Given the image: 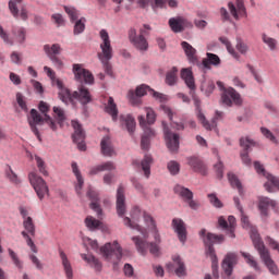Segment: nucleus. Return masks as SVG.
I'll return each instance as SVG.
<instances>
[{
	"mask_svg": "<svg viewBox=\"0 0 279 279\" xmlns=\"http://www.w3.org/2000/svg\"><path fill=\"white\" fill-rule=\"evenodd\" d=\"M39 110L45 116V119L43 118V116H40L38 113V111L36 109H32L31 110V116L28 117V125H29L32 132L38 138V141L41 142L43 138L40 137V132L38 131V128H36V125H43V123H45V121H46V123L49 125V128L53 132H56V130H58V125L56 124V122H53L51 117H49L47 114L49 112V106H48L47 102L40 101L39 102Z\"/></svg>",
	"mask_w": 279,
	"mask_h": 279,
	"instance_id": "f257e3e1",
	"label": "nucleus"
},
{
	"mask_svg": "<svg viewBox=\"0 0 279 279\" xmlns=\"http://www.w3.org/2000/svg\"><path fill=\"white\" fill-rule=\"evenodd\" d=\"M199 236L203 239L204 244L207 246L206 254L211 260L213 278L219 279V270H217L219 259L217 258L215 246L213 245H215V243H223L226 238L222 234L217 235L215 233H206V229H202L199 231Z\"/></svg>",
	"mask_w": 279,
	"mask_h": 279,
	"instance_id": "f03ea898",
	"label": "nucleus"
},
{
	"mask_svg": "<svg viewBox=\"0 0 279 279\" xmlns=\"http://www.w3.org/2000/svg\"><path fill=\"white\" fill-rule=\"evenodd\" d=\"M59 99L69 106H75L76 101H80L82 106H88L93 101V95L88 87L84 85H78L77 90L71 93V89L63 88L61 92L58 93Z\"/></svg>",
	"mask_w": 279,
	"mask_h": 279,
	"instance_id": "7ed1b4c3",
	"label": "nucleus"
},
{
	"mask_svg": "<svg viewBox=\"0 0 279 279\" xmlns=\"http://www.w3.org/2000/svg\"><path fill=\"white\" fill-rule=\"evenodd\" d=\"M99 36L101 40V51L98 52L97 56L107 75H112V64H110V60L112 56H114V50L112 49V41L110 40V35L108 34V31L101 29L99 32Z\"/></svg>",
	"mask_w": 279,
	"mask_h": 279,
	"instance_id": "20e7f679",
	"label": "nucleus"
},
{
	"mask_svg": "<svg viewBox=\"0 0 279 279\" xmlns=\"http://www.w3.org/2000/svg\"><path fill=\"white\" fill-rule=\"evenodd\" d=\"M251 239L253 241L254 247L257 250L263 263H265L268 271L272 274V276H278L279 269L274 259H271V255H269V250L265 247V243L260 240V234H258V230H251Z\"/></svg>",
	"mask_w": 279,
	"mask_h": 279,
	"instance_id": "39448f33",
	"label": "nucleus"
},
{
	"mask_svg": "<svg viewBox=\"0 0 279 279\" xmlns=\"http://www.w3.org/2000/svg\"><path fill=\"white\" fill-rule=\"evenodd\" d=\"M230 14L235 21H239L240 17L247 19V9L245 8V1L235 0V3L230 1L228 2V9L223 7L220 8V16L223 22L232 21Z\"/></svg>",
	"mask_w": 279,
	"mask_h": 279,
	"instance_id": "423d86ee",
	"label": "nucleus"
},
{
	"mask_svg": "<svg viewBox=\"0 0 279 279\" xmlns=\"http://www.w3.org/2000/svg\"><path fill=\"white\" fill-rule=\"evenodd\" d=\"M147 93H149V95H151V97L157 99V101H167V96H165V94L158 93V92L149 88V86H146V85L138 86L135 89V92L133 89L129 90L128 97H129L130 102L133 106H138V105H141V97H145V95H147Z\"/></svg>",
	"mask_w": 279,
	"mask_h": 279,
	"instance_id": "0eeeda50",
	"label": "nucleus"
},
{
	"mask_svg": "<svg viewBox=\"0 0 279 279\" xmlns=\"http://www.w3.org/2000/svg\"><path fill=\"white\" fill-rule=\"evenodd\" d=\"M217 86L222 90L221 104H223V106H228V108H232L233 106H243V98L236 89L232 87L226 88L221 81L217 82Z\"/></svg>",
	"mask_w": 279,
	"mask_h": 279,
	"instance_id": "6e6552de",
	"label": "nucleus"
},
{
	"mask_svg": "<svg viewBox=\"0 0 279 279\" xmlns=\"http://www.w3.org/2000/svg\"><path fill=\"white\" fill-rule=\"evenodd\" d=\"M12 37L3 26L0 25V38L5 43V45H14V43H19V45H23L27 38V29L23 26H13L11 31Z\"/></svg>",
	"mask_w": 279,
	"mask_h": 279,
	"instance_id": "1a4fd4ad",
	"label": "nucleus"
},
{
	"mask_svg": "<svg viewBox=\"0 0 279 279\" xmlns=\"http://www.w3.org/2000/svg\"><path fill=\"white\" fill-rule=\"evenodd\" d=\"M100 253L105 260H108V263H112L113 265H119V262L123 258V248L117 241L113 243H106L100 248Z\"/></svg>",
	"mask_w": 279,
	"mask_h": 279,
	"instance_id": "9d476101",
	"label": "nucleus"
},
{
	"mask_svg": "<svg viewBox=\"0 0 279 279\" xmlns=\"http://www.w3.org/2000/svg\"><path fill=\"white\" fill-rule=\"evenodd\" d=\"M28 180L38 199L43 202L45 199V195H49V186L47 185V182L43 180V177L37 175L36 172H31L28 174Z\"/></svg>",
	"mask_w": 279,
	"mask_h": 279,
	"instance_id": "9b49d317",
	"label": "nucleus"
},
{
	"mask_svg": "<svg viewBox=\"0 0 279 279\" xmlns=\"http://www.w3.org/2000/svg\"><path fill=\"white\" fill-rule=\"evenodd\" d=\"M72 73L75 82H78L81 86H84V84H95V76L93 73L87 69H84V65L80 63H74L72 65Z\"/></svg>",
	"mask_w": 279,
	"mask_h": 279,
	"instance_id": "f8f14e48",
	"label": "nucleus"
},
{
	"mask_svg": "<svg viewBox=\"0 0 279 279\" xmlns=\"http://www.w3.org/2000/svg\"><path fill=\"white\" fill-rule=\"evenodd\" d=\"M181 78L184 81L187 88H190V95L192 96L194 106L197 108V110H199V106H202V100H199V97H197V95H195V92H193L196 88L195 78L193 77V71H191L190 69H183L181 71Z\"/></svg>",
	"mask_w": 279,
	"mask_h": 279,
	"instance_id": "ddd939ff",
	"label": "nucleus"
},
{
	"mask_svg": "<svg viewBox=\"0 0 279 279\" xmlns=\"http://www.w3.org/2000/svg\"><path fill=\"white\" fill-rule=\"evenodd\" d=\"M254 168L256 170L257 173L264 175V178H266L268 181L264 184L266 191L268 193H274L275 189H277L279 191V179L278 177H274L270 173H267L265 171V167L263 165H260V162L255 161L254 162Z\"/></svg>",
	"mask_w": 279,
	"mask_h": 279,
	"instance_id": "4468645a",
	"label": "nucleus"
},
{
	"mask_svg": "<svg viewBox=\"0 0 279 279\" xmlns=\"http://www.w3.org/2000/svg\"><path fill=\"white\" fill-rule=\"evenodd\" d=\"M162 128L167 147L169 151L175 154L178 149H180V135L172 133L171 130H169V126H167L166 122H162Z\"/></svg>",
	"mask_w": 279,
	"mask_h": 279,
	"instance_id": "2eb2a0df",
	"label": "nucleus"
},
{
	"mask_svg": "<svg viewBox=\"0 0 279 279\" xmlns=\"http://www.w3.org/2000/svg\"><path fill=\"white\" fill-rule=\"evenodd\" d=\"M44 51L46 56H48V58L51 60V62L54 63V66H57V69H62V66H64V62H62V60L58 58V56L62 53V47H60V44H53L52 46L45 45Z\"/></svg>",
	"mask_w": 279,
	"mask_h": 279,
	"instance_id": "dca6fc26",
	"label": "nucleus"
},
{
	"mask_svg": "<svg viewBox=\"0 0 279 279\" xmlns=\"http://www.w3.org/2000/svg\"><path fill=\"white\" fill-rule=\"evenodd\" d=\"M132 241L134 242L137 252L142 254V256H145V254H147V250H149L153 256H158L159 248L157 244L147 243V241L142 240L138 236H133Z\"/></svg>",
	"mask_w": 279,
	"mask_h": 279,
	"instance_id": "f3484780",
	"label": "nucleus"
},
{
	"mask_svg": "<svg viewBox=\"0 0 279 279\" xmlns=\"http://www.w3.org/2000/svg\"><path fill=\"white\" fill-rule=\"evenodd\" d=\"M129 39L130 43L137 49V51H147L149 49V43L147 41V38L143 35H138L136 33V28H131L129 31Z\"/></svg>",
	"mask_w": 279,
	"mask_h": 279,
	"instance_id": "a211bd4d",
	"label": "nucleus"
},
{
	"mask_svg": "<svg viewBox=\"0 0 279 279\" xmlns=\"http://www.w3.org/2000/svg\"><path fill=\"white\" fill-rule=\"evenodd\" d=\"M23 3V0H10L9 1V10L13 16V19H21L22 21H27L29 19V12L25 5L21 7L19 11V5Z\"/></svg>",
	"mask_w": 279,
	"mask_h": 279,
	"instance_id": "6ab92c4d",
	"label": "nucleus"
},
{
	"mask_svg": "<svg viewBox=\"0 0 279 279\" xmlns=\"http://www.w3.org/2000/svg\"><path fill=\"white\" fill-rule=\"evenodd\" d=\"M72 128L74 130V134L72 135L73 142L76 143L77 148L81 151H86V144L84 143V140L86 138V133H84V129H82V124L73 120Z\"/></svg>",
	"mask_w": 279,
	"mask_h": 279,
	"instance_id": "aec40b11",
	"label": "nucleus"
},
{
	"mask_svg": "<svg viewBox=\"0 0 279 279\" xmlns=\"http://www.w3.org/2000/svg\"><path fill=\"white\" fill-rule=\"evenodd\" d=\"M137 119L141 128H144L141 147L142 149H149V140L153 138V136H156V131L147 125V122L145 121V116H138Z\"/></svg>",
	"mask_w": 279,
	"mask_h": 279,
	"instance_id": "412c9836",
	"label": "nucleus"
},
{
	"mask_svg": "<svg viewBox=\"0 0 279 279\" xmlns=\"http://www.w3.org/2000/svg\"><path fill=\"white\" fill-rule=\"evenodd\" d=\"M240 146L243 147V151L241 153V160L243 162V165H246L247 167H250V165H252V159L250 158V155L247 153L248 149H252V147L256 146V142H254L252 138L250 137H242L240 138Z\"/></svg>",
	"mask_w": 279,
	"mask_h": 279,
	"instance_id": "4be33fe9",
	"label": "nucleus"
},
{
	"mask_svg": "<svg viewBox=\"0 0 279 279\" xmlns=\"http://www.w3.org/2000/svg\"><path fill=\"white\" fill-rule=\"evenodd\" d=\"M172 229L174 230L179 241L181 243H186V236L189 232L186 231V223L181 218L172 219Z\"/></svg>",
	"mask_w": 279,
	"mask_h": 279,
	"instance_id": "5701e85b",
	"label": "nucleus"
},
{
	"mask_svg": "<svg viewBox=\"0 0 279 279\" xmlns=\"http://www.w3.org/2000/svg\"><path fill=\"white\" fill-rule=\"evenodd\" d=\"M87 197L90 199L89 208L97 214L98 219L104 218V210L101 209V205H99V193H97L93 187H89L87 191Z\"/></svg>",
	"mask_w": 279,
	"mask_h": 279,
	"instance_id": "b1692460",
	"label": "nucleus"
},
{
	"mask_svg": "<svg viewBox=\"0 0 279 279\" xmlns=\"http://www.w3.org/2000/svg\"><path fill=\"white\" fill-rule=\"evenodd\" d=\"M197 119H198L199 123H202L203 128H205V130L210 131V130H215V128H217V121H221V119H223V112L216 111V114L213 118L211 122H208V120H206V116H204V113H202V111H199L197 114Z\"/></svg>",
	"mask_w": 279,
	"mask_h": 279,
	"instance_id": "393cba45",
	"label": "nucleus"
},
{
	"mask_svg": "<svg viewBox=\"0 0 279 279\" xmlns=\"http://www.w3.org/2000/svg\"><path fill=\"white\" fill-rule=\"evenodd\" d=\"M218 225L222 230L229 231V236L234 239L236 235L234 234V228H236V218L234 216H229L228 220L223 216L218 218Z\"/></svg>",
	"mask_w": 279,
	"mask_h": 279,
	"instance_id": "a878e982",
	"label": "nucleus"
},
{
	"mask_svg": "<svg viewBox=\"0 0 279 279\" xmlns=\"http://www.w3.org/2000/svg\"><path fill=\"white\" fill-rule=\"evenodd\" d=\"M120 124L122 128L126 129L130 136H134V132L136 131V120L132 114H121Z\"/></svg>",
	"mask_w": 279,
	"mask_h": 279,
	"instance_id": "bb28decb",
	"label": "nucleus"
},
{
	"mask_svg": "<svg viewBox=\"0 0 279 279\" xmlns=\"http://www.w3.org/2000/svg\"><path fill=\"white\" fill-rule=\"evenodd\" d=\"M276 206H278V203H276V201L265 196L259 197L258 209L262 217H268L269 207L276 208Z\"/></svg>",
	"mask_w": 279,
	"mask_h": 279,
	"instance_id": "cd10ccee",
	"label": "nucleus"
},
{
	"mask_svg": "<svg viewBox=\"0 0 279 279\" xmlns=\"http://www.w3.org/2000/svg\"><path fill=\"white\" fill-rule=\"evenodd\" d=\"M236 260H238V257L235 253H228L225 259L222 260V269L226 276H228L229 278L230 276H232V269H234Z\"/></svg>",
	"mask_w": 279,
	"mask_h": 279,
	"instance_id": "c85d7f7f",
	"label": "nucleus"
},
{
	"mask_svg": "<svg viewBox=\"0 0 279 279\" xmlns=\"http://www.w3.org/2000/svg\"><path fill=\"white\" fill-rule=\"evenodd\" d=\"M168 23L174 34H180L189 26V21L182 16L171 17Z\"/></svg>",
	"mask_w": 279,
	"mask_h": 279,
	"instance_id": "c756f323",
	"label": "nucleus"
},
{
	"mask_svg": "<svg viewBox=\"0 0 279 279\" xmlns=\"http://www.w3.org/2000/svg\"><path fill=\"white\" fill-rule=\"evenodd\" d=\"M117 214L119 217L125 215V189L123 185H119L117 191Z\"/></svg>",
	"mask_w": 279,
	"mask_h": 279,
	"instance_id": "7c9ffc66",
	"label": "nucleus"
},
{
	"mask_svg": "<svg viewBox=\"0 0 279 279\" xmlns=\"http://www.w3.org/2000/svg\"><path fill=\"white\" fill-rule=\"evenodd\" d=\"M172 260L173 264L167 265L168 269H170L171 271V269L174 267L175 275L179 278H182V276H186V267L184 266V262H182V258H180V256L178 255H174Z\"/></svg>",
	"mask_w": 279,
	"mask_h": 279,
	"instance_id": "2f4dec72",
	"label": "nucleus"
},
{
	"mask_svg": "<svg viewBox=\"0 0 279 279\" xmlns=\"http://www.w3.org/2000/svg\"><path fill=\"white\" fill-rule=\"evenodd\" d=\"M59 256L61 259V265L63 267V271L65 274L66 279H73V266L71 265V260L66 256V253L64 251H59Z\"/></svg>",
	"mask_w": 279,
	"mask_h": 279,
	"instance_id": "473e14b6",
	"label": "nucleus"
},
{
	"mask_svg": "<svg viewBox=\"0 0 279 279\" xmlns=\"http://www.w3.org/2000/svg\"><path fill=\"white\" fill-rule=\"evenodd\" d=\"M105 112L111 117L112 121H119V108L117 107V102H114V98L109 97L107 99V104H105Z\"/></svg>",
	"mask_w": 279,
	"mask_h": 279,
	"instance_id": "72a5a7b5",
	"label": "nucleus"
},
{
	"mask_svg": "<svg viewBox=\"0 0 279 279\" xmlns=\"http://www.w3.org/2000/svg\"><path fill=\"white\" fill-rule=\"evenodd\" d=\"M187 163L193 169V171L201 173V175H206L208 173L206 166L197 157H189Z\"/></svg>",
	"mask_w": 279,
	"mask_h": 279,
	"instance_id": "f704fd0d",
	"label": "nucleus"
},
{
	"mask_svg": "<svg viewBox=\"0 0 279 279\" xmlns=\"http://www.w3.org/2000/svg\"><path fill=\"white\" fill-rule=\"evenodd\" d=\"M72 167V173H74L76 178V185H75V191L77 195L82 194V189L84 186V177H82V172L80 171V167L77 166V162L73 161L71 163Z\"/></svg>",
	"mask_w": 279,
	"mask_h": 279,
	"instance_id": "c9c22d12",
	"label": "nucleus"
},
{
	"mask_svg": "<svg viewBox=\"0 0 279 279\" xmlns=\"http://www.w3.org/2000/svg\"><path fill=\"white\" fill-rule=\"evenodd\" d=\"M100 147H101V153L105 156L112 157L117 154L114 151V146H112V140L108 135L102 137L100 142Z\"/></svg>",
	"mask_w": 279,
	"mask_h": 279,
	"instance_id": "e433bc0d",
	"label": "nucleus"
},
{
	"mask_svg": "<svg viewBox=\"0 0 279 279\" xmlns=\"http://www.w3.org/2000/svg\"><path fill=\"white\" fill-rule=\"evenodd\" d=\"M181 47L190 62H197V50L193 48L191 44H189L187 41H182Z\"/></svg>",
	"mask_w": 279,
	"mask_h": 279,
	"instance_id": "4c0bfd02",
	"label": "nucleus"
},
{
	"mask_svg": "<svg viewBox=\"0 0 279 279\" xmlns=\"http://www.w3.org/2000/svg\"><path fill=\"white\" fill-rule=\"evenodd\" d=\"M114 169H117L114 162L107 161L102 165L90 168L89 175H97V173H101V171H114Z\"/></svg>",
	"mask_w": 279,
	"mask_h": 279,
	"instance_id": "58836bf2",
	"label": "nucleus"
},
{
	"mask_svg": "<svg viewBox=\"0 0 279 279\" xmlns=\"http://www.w3.org/2000/svg\"><path fill=\"white\" fill-rule=\"evenodd\" d=\"M44 71L48 75V77L51 80L52 84L54 86H57V88L59 89V93H61V90L63 88H66L64 86V83H62V81L60 78L56 77V72L53 70H51V68L46 65V66H44Z\"/></svg>",
	"mask_w": 279,
	"mask_h": 279,
	"instance_id": "ea45409f",
	"label": "nucleus"
},
{
	"mask_svg": "<svg viewBox=\"0 0 279 279\" xmlns=\"http://www.w3.org/2000/svg\"><path fill=\"white\" fill-rule=\"evenodd\" d=\"M174 193L175 195H179V197L182 198L183 202H187V199H193V192L182 185H175Z\"/></svg>",
	"mask_w": 279,
	"mask_h": 279,
	"instance_id": "a19ab883",
	"label": "nucleus"
},
{
	"mask_svg": "<svg viewBox=\"0 0 279 279\" xmlns=\"http://www.w3.org/2000/svg\"><path fill=\"white\" fill-rule=\"evenodd\" d=\"M144 221L146 226L151 230V232H155V239L158 241L160 239V235L158 234V229L156 228V220L151 217V215L147 214L146 211L143 213Z\"/></svg>",
	"mask_w": 279,
	"mask_h": 279,
	"instance_id": "79ce46f5",
	"label": "nucleus"
},
{
	"mask_svg": "<svg viewBox=\"0 0 279 279\" xmlns=\"http://www.w3.org/2000/svg\"><path fill=\"white\" fill-rule=\"evenodd\" d=\"M210 64L214 66H219V64H221V59H219V56L208 52L207 59H203V66L205 69H210Z\"/></svg>",
	"mask_w": 279,
	"mask_h": 279,
	"instance_id": "37998d69",
	"label": "nucleus"
},
{
	"mask_svg": "<svg viewBox=\"0 0 279 279\" xmlns=\"http://www.w3.org/2000/svg\"><path fill=\"white\" fill-rule=\"evenodd\" d=\"M154 159L150 155H145L144 159L141 162L142 171H144L145 178H149L151 175V163Z\"/></svg>",
	"mask_w": 279,
	"mask_h": 279,
	"instance_id": "c03bdc74",
	"label": "nucleus"
},
{
	"mask_svg": "<svg viewBox=\"0 0 279 279\" xmlns=\"http://www.w3.org/2000/svg\"><path fill=\"white\" fill-rule=\"evenodd\" d=\"M81 256L83 260L88 263V265H90V267H93V269H95L96 271H99L101 269V262L97 259V257H95L94 255L82 254Z\"/></svg>",
	"mask_w": 279,
	"mask_h": 279,
	"instance_id": "a18cd8bd",
	"label": "nucleus"
},
{
	"mask_svg": "<svg viewBox=\"0 0 279 279\" xmlns=\"http://www.w3.org/2000/svg\"><path fill=\"white\" fill-rule=\"evenodd\" d=\"M23 228L24 232H27V234H31V236H36V225L34 223L33 218H26L23 220Z\"/></svg>",
	"mask_w": 279,
	"mask_h": 279,
	"instance_id": "49530a36",
	"label": "nucleus"
},
{
	"mask_svg": "<svg viewBox=\"0 0 279 279\" xmlns=\"http://www.w3.org/2000/svg\"><path fill=\"white\" fill-rule=\"evenodd\" d=\"M228 180H229L232 189H238L240 195H243V185L241 184V181L239 180V178L235 177L234 173L229 172Z\"/></svg>",
	"mask_w": 279,
	"mask_h": 279,
	"instance_id": "de8ad7c7",
	"label": "nucleus"
},
{
	"mask_svg": "<svg viewBox=\"0 0 279 279\" xmlns=\"http://www.w3.org/2000/svg\"><path fill=\"white\" fill-rule=\"evenodd\" d=\"M54 119L58 121L60 128L64 126V121H66V113L64 109L60 107H53Z\"/></svg>",
	"mask_w": 279,
	"mask_h": 279,
	"instance_id": "09e8293b",
	"label": "nucleus"
},
{
	"mask_svg": "<svg viewBox=\"0 0 279 279\" xmlns=\"http://www.w3.org/2000/svg\"><path fill=\"white\" fill-rule=\"evenodd\" d=\"M178 83V68H172L166 75V84L168 86H175Z\"/></svg>",
	"mask_w": 279,
	"mask_h": 279,
	"instance_id": "8fccbe9b",
	"label": "nucleus"
},
{
	"mask_svg": "<svg viewBox=\"0 0 279 279\" xmlns=\"http://www.w3.org/2000/svg\"><path fill=\"white\" fill-rule=\"evenodd\" d=\"M85 226H86V228H88V230H97V229L101 228L102 222L95 219L93 216H87L85 218Z\"/></svg>",
	"mask_w": 279,
	"mask_h": 279,
	"instance_id": "3c124183",
	"label": "nucleus"
},
{
	"mask_svg": "<svg viewBox=\"0 0 279 279\" xmlns=\"http://www.w3.org/2000/svg\"><path fill=\"white\" fill-rule=\"evenodd\" d=\"M219 40H220V43H222L223 46L227 47V51L230 53V56L235 58V60H239V58H241L239 56V52H236V50H234V48L232 47V44L230 43V40L227 37H220Z\"/></svg>",
	"mask_w": 279,
	"mask_h": 279,
	"instance_id": "603ef678",
	"label": "nucleus"
},
{
	"mask_svg": "<svg viewBox=\"0 0 279 279\" xmlns=\"http://www.w3.org/2000/svg\"><path fill=\"white\" fill-rule=\"evenodd\" d=\"M84 29H86V17H81L74 24V36H78V34H84Z\"/></svg>",
	"mask_w": 279,
	"mask_h": 279,
	"instance_id": "864d4df0",
	"label": "nucleus"
},
{
	"mask_svg": "<svg viewBox=\"0 0 279 279\" xmlns=\"http://www.w3.org/2000/svg\"><path fill=\"white\" fill-rule=\"evenodd\" d=\"M262 40L267 47H269L270 51H276L278 49V40L272 37H269L267 34L262 35Z\"/></svg>",
	"mask_w": 279,
	"mask_h": 279,
	"instance_id": "5fc2aeb1",
	"label": "nucleus"
},
{
	"mask_svg": "<svg viewBox=\"0 0 279 279\" xmlns=\"http://www.w3.org/2000/svg\"><path fill=\"white\" fill-rule=\"evenodd\" d=\"M233 202H234L238 210H240V213H241V221H242L244 228H250V218H247V216H245V214L243 213V207L241 206V203H239V197H234Z\"/></svg>",
	"mask_w": 279,
	"mask_h": 279,
	"instance_id": "6e6d98bb",
	"label": "nucleus"
},
{
	"mask_svg": "<svg viewBox=\"0 0 279 279\" xmlns=\"http://www.w3.org/2000/svg\"><path fill=\"white\" fill-rule=\"evenodd\" d=\"M37 165V169L39 170V173L43 175H49V171H47V166L45 165V160L43 158L38 157V155L34 156Z\"/></svg>",
	"mask_w": 279,
	"mask_h": 279,
	"instance_id": "4d7b16f0",
	"label": "nucleus"
},
{
	"mask_svg": "<svg viewBox=\"0 0 279 279\" xmlns=\"http://www.w3.org/2000/svg\"><path fill=\"white\" fill-rule=\"evenodd\" d=\"M21 234L23 239H25L26 244L28 245V247H31L32 252H34V254H37L38 248L36 247V244H34V241L32 240V236H29V233H27V231H22Z\"/></svg>",
	"mask_w": 279,
	"mask_h": 279,
	"instance_id": "13d9d810",
	"label": "nucleus"
},
{
	"mask_svg": "<svg viewBox=\"0 0 279 279\" xmlns=\"http://www.w3.org/2000/svg\"><path fill=\"white\" fill-rule=\"evenodd\" d=\"M8 252L13 265H15L17 269H23V262H21L19 255L12 248H9Z\"/></svg>",
	"mask_w": 279,
	"mask_h": 279,
	"instance_id": "bf43d9fd",
	"label": "nucleus"
},
{
	"mask_svg": "<svg viewBox=\"0 0 279 279\" xmlns=\"http://www.w3.org/2000/svg\"><path fill=\"white\" fill-rule=\"evenodd\" d=\"M66 14L70 16L71 22L77 21L80 19V11L73 7H64Z\"/></svg>",
	"mask_w": 279,
	"mask_h": 279,
	"instance_id": "052dcab7",
	"label": "nucleus"
},
{
	"mask_svg": "<svg viewBox=\"0 0 279 279\" xmlns=\"http://www.w3.org/2000/svg\"><path fill=\"white\" fill-rule=\"evenodd\" d=\"M207 197L209 199V204H211L214 208H223V203H221V199L217 197V194L211 193V194H208Z\"/></svg>",
	"mask_w": 279,
	"mask_h": 279,
	"instance_id": "680f3d73",
	"label": "nucleus"
},
{
	"mask_svg": "<svg viewBox=\"0 0 279 279\" xmlns=\"http://www.w3.org/2000/svg\"><path fill=\"white\" fill-rule=\"evenodd\" d=\"M145 112L148 125H154L156 123V112H154V109L147 107L145 108Z\"/></svg>",
	"mask_w": 279,
	"mask_h": 279,
	"instance_id": "e2e57ef3",
	"label": "nucleus"
},
{
	"mask_svg": "<svg viewBox=\"0 0 279 279\" xmlns=\"http://www.w3.org/2000/svg\"><path fill=\"white\" fill-rule=\"evenodd\" d=\"M241 254L243 258H245L247 265H250L251 267H254L255 270L258 271V263L254 260V257L250 255V253L242 252Z\"/></svg>",
	"mask_w": 279,
	"mask_h": 279,
	"instance_id": "0e129e2a",
	"label": "nucleus"
},
{
	"mask_svg": "<svg viewBox=\"0 0 279 279\" xmlns=\"http://www.w3.org/2000/svg\"><path fill=\"white\" fill-rule=\"evenodd\" d=\"M7 178L10 180V182H12V184H21L19 175L15 174L11 167H9V170H7Z\"/></svg>",
	"mask_w": 279,
	"mask_h": 279,
	"instance_id": "69168bd1",
	"label": "nucleus"
},
{
	"mask_svg": "<svg viewBox=\"0 0 279 279\" xmlns=\"http://www.w3.org/2000/svg\"><path fill=\"white\" fill-rule=\"evenodd\" d=\"M167 167L171 175H178L180 173V163L178 161H170Z\"/></svg>",
	"mask_w": 279,
	"mask_h": 279,
	"instance_id": "338daca9",
	"label": "nucleus"
},
{
	"mask_svg": "<svg viewBox=\"0 0 279 279\" xmlns=\"http://www.w3.org/2000/svg\"><path fill=\"white\" fill-rule=\"evenodd\" d=\"M216 175L218 180H221L223 178V162H221V159L218 158V162L214 166Z\"/></svg>",
	"mask_w": 279,
	"mask_h": 279,
	"instance_id": "774afa93",
	"label": "nucleus"
}]
</instances>
